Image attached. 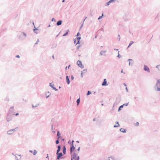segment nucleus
<instances>
[{
	"label": "nucleus",
	"instance_id": "1",
	"mask_svg": "<svg viewBox=\"0 0 160 160\" xmlns=\"http://www.w3.org/2000/svg\"><path fill=\"white\" fill-rule=\"evenodd\" d=\"M14 114L12 113V111L10 110L9 111V112L8 113L6 117V120L8 122L11 121L12 119V116L14 115Z\"/></svg>",
	"mask_w": 160,
	"mask_h": 160
},
{
	"label": "nucleus",
	"instance_id": "2",
	"mask_svg": "<svg viewBox=\"0 0 160 160\" xmlns=\"http://www.w3.org/2000/svg\"><path fill=\"white\" fill-rule=\"evenodd\" d=\"M156 87V88L155 89L157 91H160V79H158L157 80V82L155 86V88Z\"/></svg>",
	"mask_w": 160,
	"mask_h": 160
},
{
	"label": "nucleus",
	"instance_id": "3",
	"mask_svg": "<svg viewBox=\"0 0 160 160\" xmlns=\"http://www.w3.org/2000/svg\"><path fill=\"white\" fill-rule=\"evenodd\" d=\"M27 37V35L26 33L24 32H22L21 34L19 36V39H21L22 40L25 39Z\"/></svg>",
	"mask_w": 160,
	"mask_h": 160
},
{
	"label": "nucleus",
	"instance_id": "4",
	"mask_svg": "<svg viewBox=\"0 0 160 160\" xmlns=\"http://www.w3.org/2000/svg\"><path fill=\"white\" fill-rule=\"evenodd\" d=\"M77 64L81 68H84V66L82 65V63L80 61L78 60L77 62Z\"/></svg>",
	"mask_w": 160,
	"mask_h": 160
},
{
	"label": "nucleus",
	"instance_id": "5",
	"mask_svg": "<svg viewBox=\"0 0 160 160\" xmlns=\"http://www.w3.org/2000/svg\"><path fill=\"white\" fill-rule=\"evenodd\" d=\"M144 70L145 71H147L149 73L150 72V70L149 68L146 65H144L143 68Z\"/></svg>",
	"mask_w": 160,
	"mask_h": 160
},
{
	"label": "nucleus",
	"instance_id": "6",
	"mask_svg": "<svg viewBox=\"0 0 160 160\" xmlns=\"http://www.w3.org/2000/svg\"><path fill=\"white\" fill-rule=\"evenodd\" d=\"M75 149V147L73 145H72V146L70 147V154L71 155L72 152L74 151Z\"/></svg>",
	"mask_w": 160,
	"mask_h": 160
},
{
	"label": "nucleus",
	"instance_id": "7",
	"mask_svg": "<svg viewBox=\"0 0 160 160\" xmlns=\"http://www.w3.org/2000/svg\"><path fill=\"white\" fill-rule=\"evenodd\" d=\"M57 157L60 158L61 159L63 158L62 157H61L62 155V152L59 153V152H56Z\"/></svg>",
	"mask_w": 160,
	"mask_h": 160
},
{
	"label": "nucleus",
	"instance_id": "8",
	"mask_svg": "<svg viewBox=\"0 0 160 160\" xmlns=\"http://www.w3.org/2000/svg\"><path fill=\"white\" fill-rule=\"evenodd\" d=\"M78 156V154L76 153L75 152H74L72 154V156L71 158V160H73V159H75V158Z\"/></svg>",
	"mask_w": 160,
	"mask_h": 160
},
{
	"label": "nucleus",
	"instance_id": "9",
	"mask_svg": "<svg viewBox=\"0 0 160 160\" xmlns=\"http://www.w3.org/2000/svg\"><path fill=\"white\" fill-rule=\"evenodd\" d=\"M108 84L107 83V81L106 79H104L103 81L102 85L103 86H106L108 85Z\"/></svg>",
	"mask_w": 160,
	"mask_h": 160
},
{
	"label": "nucleus",
	"instance_id": "10",
	"mask_svg": "<svg viewBox=\"0 0 160 160\" xmlns=\"http://www.w3.org/2000/svg\"><path fill=\"white\" fill-rule=\"evenodd\" d=\"M52 84V83H49V86L52 88L53 90H55V91H57L58 89H56V88L54 87V85L53 84Z\"/></svg>",
	"mask_w": 160,
	"mask_h": 160
},
{
	"label": "nucleus",
	"instance_id": "11",
	"mask_svg": "<svg viewBox=\"0 0 160 160\" xmlns=\"http://www.w3.org/2000/svg\"><path fill=\"white\" fill-rule=\"evenodd\" d=\"M81 38L80 37H77L75 38L76 40L77 41V43L75 44V45L78 44H79L80 43V40Z\"/></svg>",
	"mask_w": 160,
	"mask_h": 160
},
{
	"label": "nucleus",
	"instance_id": "12",
	"mask_svg": "<svg viewBox=\"0 0 160 160\" xmlns=\"http://www.w3.org/2000/svg\"><path fill=\"white\" fill-rule=\"evenodd\" d=\"M66 148L65 145H63L62 148V152L63 155H65L66 153Z\"/></svg>",
	"mask_w": 160,
	"mask_h": 160
},
{
	"label": "nucleus",
	"instance_id": "13",
	"mask_svg": "<svg viewBox=\"0 0 160 160\" xmlns=\"http://www.w3.org/2000/svg\"><path fill=\"white\" fill-rule=\"evenodd\" d=\"M66 80L67 83L68 84H69L70 83V81L68 76H66Z\"/></svg>",
	"mask_w": 160,
	"mask_h": 160
},
{
	"label": "nucleus",
	"instance_id": "14",
	"mask_svg": "<svg viewBox=\"0 0 160 160\" xmlns=\"http://www.w3.org/2000/svg\"><path fill=\"white\" fill-rule=\"evenodd\" d=\"M62 21L61 20H59L57 22L56 25L58 26L61 25L62 24Z\"/></svg>",
	"mask_w": 160,
	"mask_h": 160
},
{
	"label": "nucleus",
	"instance_id": "15",
	"mask_svg": "<svg viewBox=\"0 0 160 160\" xmlns=\"http://www.w3.org/2000/svg\"><path fill=\"white\" fill-rule=\"evenodd\" d=\"M7 133L8 135H11L13 134V133L10 129L7 131Z\"/></svg>",
	"mask_w": 160,
	"mask_h": 160
},
{
	"label": "nucleus",
	"instance_id": "16",
	"mask_svg": "<svg viewBox=\"0 0 160 160\" xmlns=\"http://www.w3.org/2000/svg\"><path fill=\"white\" fill-rule=\"evenodd\" d=\"M120 131L122 133H125L126 132V130L122 128L120 129Z\"/></svg>",
	"mask_w": 160,
	"mask_h": 160
},
{
	"label": "nucleus",
	"instance_id": "17",
	"mask_svg": "<svg viewBox=\"0 0 160 160\" xmlns=\"http://www.w3.org/2000/svg\"><path fill=\"white\" fill-rule=\"evenodd\" d=\"M57 147H58V149L57 150V152H59L61 150V146L59 145H58Z\"/></svg>",
	"mask_w": 160,
	"mask_h": 160
},
{
	"label": "nucleus",
	"instance_id": "18",
	"mask_svg": "<svg viewBox=\"0 0 160 160\" xmlns=\"http://www.w3.org/2000/svg\"><path fill=\"white\" fill-rule=\"evenodd\" d=\"M134 43V42L132 41H131L130 42V43L128 45V47H127V48H129L130 46L132 44Z\"/></svg>",
	"mask_w": 160,
	"mask_h": 160
},
{
	"label": "nucleus",
	"instance_id": "19",
	"mask_svg": "<svg viewBox=\"0 0 160 160\" xmlns=\"http://www.w3.org/2000/svg\"><path fill=\"white\" fill-rule=\"evenodd\" d=\"M57 44H55V43L53 44L52 45V46L51 47V48L52 49V48H56L57 47Z\"/></svg>",
	"mask_w": 160,
	"mask_h": 160
},
{
	"label": "nucleus",
	"instance_id": "20",
	"mask_svg": "<svg viewBox=\"0 0 160 160\" xmlns=\"http://www.w3.org/2000/svg\"><path fill=\"white\" fill-rule=\"evenodd\" d=\"M60 137H58V139L55 142L56 144H58L59 142V139Z\"/></svg>",
	"mask_w": 160,
	"mask_h": 160
},
{
	"label": "nucleus",
	"instance_id": "21",
	"mask_svg": "<svg viewBox=\"0 0 160 160\" xmlns=\"http://www.w3.org/2000/svg\"><path fill=\"white\" fill-rule=\"evenodd\" d=\"M18 127H17L16 128H14V129H11V130H12V132H13V133L14 132L17 131V130H18Z\"/></svg>",
	"mask_w": 160,
	"mask_h": 160
},
{
	"label": "nucleus",
	"instance_id": "22",
	"mask_svg": "<svg viewBox=\"0 0 160 160\" xmlns=\"http://www.w3.org/2000/svg\"><path fill=\"white\" fill-rule=\"evenodd\" d=\"M69 32V30H68L64 34H63V36H67Z\"/></svg>",
	"mask_w": 160,
	"mask_h": 160
},
{
	"label": "nucleus",
	"instance_id": "23",
	"mask_svg": "<svg viewBox=\"0 0 160 160\" xmlns=\"http://www.w3.org/2000/svg\"><path fill=\"white\" fill-rule=\"evenodd\" d=\"M60 135V132L59 131H58L57 132V136L58 137H60V138H61V137Z\"/></svg>",
	"mask_w": 160,
	"mask_h": 160
},
{
	"label": "nucleus",
	"instance_id": "24",
	"mask_svg": "<svg viewBox=\"0 0 160 160\" xmlns=\"http://www.w3.org/2000/svg\"><path fill=\"white\" fill-rule=\"evenodd\" d=\"M123 107L122 105L120 106L118 108V111L119 112V111H120L121 110V108H122Z\"/></svg>",
	"mask_w": 160,
	"mask_h": 160
},
{
	"label": "nucleus",
	"instance_id": "25",
	"mask_svg": "<svg viewBox=\"0 0 160 160\" xmlns=\"http://www.w3.org/2000/svg\"><path fill=\"white\" fill-rule=\"evenodd\" d=\"M76 102L77 103V105H78L80 102V98H78L76 101Z\"/></svg>",
	"mask_w": 160,
	"mask_h": 160
},
{
	"label": "nucleus",
	"instance_id": "26",
	"mask_svg": "<svg viewBox=\"0 0 160 160\" xmlns=\"http://www.w3.org/2000/svg\"><path fill=\"white\" fill-rule=\"evenodd\" d=\"M36 30H38L37 28H35V29H33L34 32L36 34H37V33H38V32H36Z\"/></svg>",
	"mask_w": 160,
	"mask_h": 160
},
{
	"label": "nucleus",
	"instance_id": "27",
	"mask_svg": "<svg viewBox=\"0 0 160 160\" xmlns=\"http://www.w3.org/2000/svg\"><path fill=\"white\" fill-rule=\"evenodd\" d=\"M37 152V151L36 150H34L33 152V155H35Z\"/></svg>",
	"mask_w": 160,
	"mask_h": 160
},
{
	"label": "nucleus",
	"instance_id": "28",
	"mask_svg": "<svg viewBox=\"0 0 160 160\" xmlns=\"http://www.w3.org/2000/svg\"><path fill=\"white\" fill-rule=\"evenodd\" d=\"M108 160H114V159L112 157H110L109 158Z\"/></svg>",
	"mask_w": 160,
	"mask_h": 160
},
{
	"label": "nucleus",
	"instance_id": "29",
	"mask_svg": "<svg viewBox=\"0 0 160 160\" xmlns=\"http://www.w3.org/2000/svg\"><path fill=\"white\" fill-rule=\"evenodd\" d=\"M91 94V92L90 91H88L87 93V95L88 96Z\"/></svg>",
	"mask_w": 160,
	"mask_h": 160
},
{
	"label": "nucleus",
	"instance_id": "30",
	"mask_svg": "<svg viewBox=\"0 0 160 160\" xmlns=\"http://www.w3.org/2000/svg\"><path fill=\"white\" fill-rule=\"evenodd\" d=\"M82 72V73H86L87 72V69H84Z\"/></svg>",
	"mask_w": 160,
	"mask_h": 160
},
{
	"label": "nucleus",
	"instance_id": "31",
	"mask_svg": "<svg viewBox=\"0 0 160 160\" xmlns=\"http://www.w3.org/2000/svg\"><path fill=\"white\" fill-rule=\"evenodd\" d=\"M105 53V52L104 51H101L100 52V54L102 55H103V54Z\"/></svg>",
	"mask_w": 160,
	"mask_h": 160
},
{
	"label": "nucleus",
	"instance_id": "32",
	"mask_svg": "<svg viewBox=\"0 0 160 160\" xmlns=\"http://www.w3.org/2000/svg\"><path fill=\"white\" fill-rule=\"evenodd\" d=\"M39 105V104H38L37 105H36L35 106H34L33 105H32V108H35L37 107L38 105Z\"/></svg>",
	"mask_w": 160,
	"mask_h": 160
},
{
	"label": "nucleus",
	"instance_id": "33",
	"mask_svg": "<svg viewBox=\"0 0 160 160\" xmlns=\"http://www.w3.org/2000/svg\"><path fill=\"white\" fill-rule=\"evenodd\" d=\"M128 61H129V66H130L131 65V63H130V61H133V60H132V59H128Z\"/></svg>",
	"mask_w": 160,
	"mask_h": 160
},
{
	"label": "nucleus",
	"instance_id": "34",
	"mask_svg": "<svg viewBox=\"0 0 160 160\" xmlns=\"http://www.w3.org/2000/svg\"><path fill=\"white\" fill-rule=\"evenodd\" d=\"M79 156H77L75 158V159H74V160H79Z\"/></svg>",
	"mask_w": 160,
	"mask_h": 160
},
{
	"label": "nucleus",
	"instance_id": "35",
	"mask_svg": "<svg viewBox=\"0 0 160 160\" xmlns=\"http://www.w3.org/2000/svg\"><path fill=\"white\" fill-rule=\"evenodd\" d=\"M120 126V125L119 124H118L117 125H115L114 126V128H116V127H118Z\"/></svg>",
	"mask_w": 160,
	"mask_h": 160
},
{
	"label": "nucleus",
	"instance_id": "36",
	"mask_svg": "<svg viewBox=\"0 0 160 160\" xmlns=\"http://www.w3.org/2000/svg\"><path fill=\"white\" fill-rule=\"evenodd\" d=\"M110 2L108 1V2L107 3H106L105 6H108L110 4Z\"/></svg>",
	"mask_w": 160,
	"mask_h": 160
},
{
	"label": "nucleus",
	"instance_id": "37",
	"mask_svg": "<svg viewBox=\"0 0 160 160\" xmlns=\"http://www.w3.org/2000/svg\"><path fill=\"white\" fill-rule=\"evenodd\" d=\"M117 39H118V41H120V35L119 34L118 35V37L117 38Z\"/></svg>",
	"mask_w": 160,
	"mask_h": 160
},
{
	"label": "nucleus",
	"instance_id": "38",
	"mask_svg": "<svg viewBox=\"0 0 160 160\" xmlns=\"http://www.w3.org/2000/svg\"><path fill=\"white\" fill-rule=\"evenodd\" d=\"M128 103L129 102H128V103H124V104H123L122 105H123V106H127L128 105Z\"/></svg>",
	"mask_w": 160,
	"mask_h": 160
},
{
	"label": "nucleus",
	"instance_id": "39",
	"mask_svg": "<svg viewBox=\"0 0 160 160\" xmlns=\"http://www.w3.org/2000/svg\"><path fill=\"white\" fill-rule=\"evenodd\" d=\"M118 55L117 56V57H118L119 58H120L121 57V56H120L119 54V51H118Z\"/></svg>",
	"mask_w": 160,
	"mask_h": 160
},
{
	"label": "nucleus",
	"instance_id": "40",
	"mask_svg": "<svg viewBox=\"0 0 160 160\" xmlns=\"http://www.w3.org/2000/svg\"><path fill=\"white\" fill-rule=\"evenodd\" d=\"M116 1V0H110L109 1V2H110V3H112V2H114Z\"/></svg>",
	"mask_w": 160,
	"mask_h": 160
},
{
	"label": "nucleus",
	"instance_id": "41",
	"mask_svg": "<svg viewBox=\"0 0 160 160\" xmlns=\"http://www.w3.org/2000/svg\"><path fill=\"white\" fill-rule=\"evenodd\" d=\"M51 21L52 22H53H53H56V20H55V19L54 18H52V19L51 20Z\"/></svg>",
	"mask_w": 160,
	"mask_h": 160
},
{
	"label": "nucleus",
	"instance_id": "42",
	"mask_svg": "<svg viewBox=\"0 0 160 160\" xmlns=\"http://www.w3.org/2000/svg\"><path fill=\"white\" fill-rule=\"evenodd\" d=\"M14 108V107L13 106H12L10 108V109L9 110H11L12 111H12L11 109H12L13 110Z\"/></svg>",
	"mask_w": 160,
	"mask_h": 160
},
{
	"label": "nucleus",
	"instance_id": "43",
	"mask_svg": "<svg viewBox=\"0 0 160 160\" xmlns=\"http://www.w3.org/2000/svg\"><path fill=\"white\" fill-rule=\"evenodd\" d=\"M87 18V17H85V19L83 21V22L82 23V24L81 25V26L82 27H83V22H84V21H85V19H86Z\"/></svg>",
	"mask_w": 160,
	"mask_h": 160
},
{
	"label": "nucleus",
	"instance_id": "44",
	"mask_svg": "<svg viewBox=\"0 0 160 160\" xmlns=\"http://www.w3.org/2000/svg\"><path fill=\"white\" fill-rule=\"evenodd\" d=\"M74 78V77L72 75H71V80H73Z\"/></svg>",
	"mask_w": 160,
	"mask_h": 160
},
{
	"label": "nucleus",
	"instance_id": "45",
	"mask_svg": "<svg viewBox=\"0 0 160 160\" xmlns=\"http://www.w3.org/2000/svg\"><path fill=\"white\" fill-rule=\"evenodd\" d=\"M39 41L38 39L36 42L35 43V44H36L38 43L39 42Z\"/></svg>",
	"mask_w": 160,
	"mask_h": 160
},
{
	"label": "nucleus",
	"instance_id": "46",
	"mask_svg": "<svg viewBox=\"0 0 160 160\" xmlns=\"http://www.w3.org/2000/svg\"><path fill=\"white\" fill-rule=\"evenodd\" d=\"M160 65H157L156 66V67L157 68H158V70H160V68H159V67Z\"/></svg>",
	"mask_w": 160,
	"mask_h": 160
},
{
	"label": "nucleus",
	"instance_id": "47",
	"mask_svg": "<svg viewBox=\"0 0 160 160\" xmlns=\"http://www.w3.org/2000/svg\"><path fill=\"white\" fill-rule=\"evenodd\" d=\"M80 35V33L79 32H78L77 33V35L76 36H77V37H78V36H79Z\"/></svg>",
	"mask_w": 160,
	"mask_h": 160
},
{
	"label": "nucleus",
	"instance_id": "48",
	"mask_svg": "<svg viewBox=\"0 0 160 160\" xmlns=\"http://www.w3.org/2000/svg\"><path fill=\"white\" fill-rule=\"evenodd\" d=\"M80 147H79L77 149V151H78V153L79 152V151H80Z\"/></svg>",
	"mask_w": 160,
	"mask_h": 160
},
{
	"label": "nucleus",
	"instance_id": "49",
	"mask_svg": "<svg viewBox=\"0 0 160 160\" xmlns=\"http://www.w3.org/2000/svg\"><path fill=\"white\" fill-rule=\"evenodd\" d=\"M102 18V16H99V17L98 18V20H100V19H101V18Z\"/></svg>",
	"mask_w": 160,
	"mask_h": 160
},
{
	"label": "nucleus",
	"instance_id": "50",
	"mask_svg": "<svg viewBox=\"0 0 160 160\" xmlns=\"http://www.w3.org/2000/svg\"><path fill=\"white\" fill-rule=\"evenodd\" d=\"M74 142V141L73 140H72V142H71V145H73V142Z\"/></svg>",
	"mask_w": 160,
	"mask_h": 160
},
{
	"label": "nucleus",
	"instance_id": "51",
	"mask_svg": "<svg viewBox=\"0 0 160 160\" xmlns=\"http://www.w3.org/2000/svg\"><path fill=\"white\" fill-rule=\"evenodd\" d=\"M61 158H59L58 157H57V159L56 160H60V159Z\"/></svg>",
	"mask_w": 160,
	"mask_h": 160
},
{
	"label": "nucleus",
	"instance_id": "52",
	"mask_svg": "<svg viewBox=\"0 0 160 160\" xmlns=\"http://www.w3.org/2000/svg\"><path fill=\"white\" fill-rule=\"evenodd\" d=\"M82 72H81V77L82 78L83 77V75H82Z\"/></svg>",
	"mask_w": 160,
	"mask_h": 160
},
{
	"label": "nucleus",
	"instance_id": "53",
	"mask_svg": "<svg viewBox=\"0 0 160 160\" xmlns=\"http://www.w3.org/2000/svg\"><path fill=\"white\" fill-rule=\"evenodd\" d=\"M76 39H74L73 40V41H74V44H75L76 43Z\"/></svg>",
	"mask_w": 160,
	"mask_h": 160
},
{
	"label": "nucleus",
	"instance_id": "54",
	"mask_svg": "<svg viewBox=\"0 0 160 160\" xmlns=\"http://www.w3.org/2000/svg\"><path fill=\"white\" fill-rule=\"evenodd\" d=\"M16 57L17 58H20V56L19 55H17L16 56Z\"/></svg>",
	"mask_w": 160,
	"mask_h": 160
},
{
	"label": "nucleus",
	"instance_id": "55",
	"mask_svg": "<svg viewBox=\"0 0 160 160\" xmlns=\"http://www.w3.org/2000/svg\"><path fill=\"white\" fill-rule=\"evenodd\" d=\"M136 124L137 125H138L139 124V123L138 122H137Z\"/></svg>",
	"mask_w": 160,
	"mask_h": 160
},
{
	"label": "nucleus",
	"instance_id": "56",
	"mask_svg": "<svg viewBox=\"0 0 160 160\" xmlns=\"http://www.w3.org/2000/svg\"><path fill=\"white\" fill-rule=\"evenodd\" d=\"M125 89L126 90L127 92H128V89L127 87H126L125 88Z\"/></svg>",
	"mask_w": 160,
	"mask_h": 160
},
{
	"label": "nucleus",
	"instance_id": "57",
	"mask_svg": "<svg viewBox=\"0 0 160 160\" xmlns=\"http://www.w3.org/2000/svg\"><path fill=\"white\" fill-rule=\"evenodd\" d=\"M48 93V94H49V95H51V93L50 92H47V93H46V94H47V93Z\"/></svg>",
	"mask_w": 160,
	"mask_h": 160
},
{
	"label": "nucleus",
	"instance_id": "58",
	"mask_svg": "<svg viewBox=\"0 0 160 160\" xmlns=\"http://www.w3.org/2000/svg\"><path fill=\"white\" fill-rule=\"evenodd\" d=\"M19 113H17L16 114H14V115H15L16 116H17L19 115Z\"/></svg>",
	"mask_w": 160,
	"mask_h": 160
},
{
	"label": "nucleus",
	"instance_id": "59",
	"mask_svg": "<svg viewBox=\"0 0 160 160\" xmlns=\"http://www.w3.org/2000/svg\"><path fill=\"white\" fill-rule=\"evenodd\" d=\"M80 47V45L77 46V49H78Z\"/></svg>",
	"mask_w": 160,
	"mask_h": 160
},
{
	"label": "nucleus",
	"instance_id": "60",
	"mask_svg": "<svg viewBox=\"0 0 160 160\" xmlns=\"http://www.w3.org/2000/svg\"><path fill=\"white\" fill-rule=\"evenodd\" d=\"M46 158H48V159H49L48 156V154H47V156L46 157Z\"/></svg>",
	"mask_w": 160,
	"mask_h": 160
},
{
	"label": "nucleus",
	"instance_id": "61",
	"mask_svg": "<svg viewBox=\"0 0 160 160\" xmlns=\"http://www.w3.org/2000/svg\"><path fill=\"white\" fill-rule=\"evenodd\" d=\"M50 95H48V96H47L46 97V98H48V97H49Z\"/></svg>",
	"mask_w": 160,
	"mask_h": 160
},
{
	"label": "nucleus",
	"instance_id": "62",
	"mask_svg": "<svg viewBox=\"0 0 160 160\" xmlns=\"http://www.w3.org/2000/svg\"><path fill=\"white\" fill-rule=\"evenodd\" d=\"M29 151L31 153H32L33 152V151L32 150H30Z\"/></svg>",
	"mask_w": 160,
	"mask_h": 160
},
{
	"label": "nucleus",
	"instance_id": "63",
	"mask_svg": "<svg viewBox=\"0 0 160 160\" xmlns=\"http://www.w3.org/2000/svg\"><path fill=\"white\" fill-rule=\"evenodd\" d=\"M52 58L54 59V55H53L52 56Z\"/></svg>",
	"mask_w": 160,
	"mask_h": 160
},
{
	"label": "nucleus",
	"instance_id": "64",
	"mask_svg": "<svg viewBox=\"0 0 160 160\" xmlns=\"http://www.w3.org/2000/svg\"><path fill=\"white\" fill-rule=\"evenodd\" d=\"M82 27L81 26L79 28V30H81L82 29Z\"/></svg>",
	"mask_w": 160,
	"mask_h": 160
}]
</instances>
